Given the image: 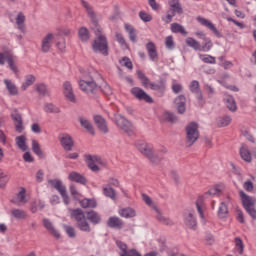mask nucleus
Wrapping results in <instances>:
<instances>
[{
	"label": "nucleus",
	"instance_id": "obj_1",
	"mask_svg": "<svg viewBox=\"0 0 256 256\" xmlns=\"http://www.w3.org/2000/svg\"><path fill=\"white\" fill-rule=\"evenodd\" d=\"M70 217L75 219L76 227L83 233H91V225L85 217V212L81 208L69 209Z\"/></svg>",
	"mask_w": 256,
	"mask_h": 256
},
{
	"label": "nucleus",
	"instance_id": "obj_2",
	"mask_svg": "<svg viewBox=\"0 0 256 256\" xmlns=\"http://www.w3.org/2000/svg\"><path fill=\"white\" fill-rule=\"evenodd\" d=\"M136 148L138 151H140V153H142V155H145V157H147L151 163H154V165H159V163H161L160 156L155 154L151 145L145 143L144 141H138L136 142Z\"/></svg>",
	"mask_w": 256,
	"mask_h": 256
},
{
	"label": "nucleus",
	"instance_id": "obj_3",
	"mask_svg": "<svg viewBox=\"0 0 256 256\" xmlns=\"http://www.w3.org/2000/svg\"><path fill=\"white\" fill-rule=\"evenodd\" d=\"M115 125L118 127V129H121V131H124V133L128 134L129 137L135 135V126L131 121L127 120L123 115L116 114L114 116Z\"/></svg>",
	"mask_w": 256,
	"mask_h": 256
},
{
	"label": "nucleus",
	"instance_id": "obj_4",
	"mask_svg": "<svg viewBox=\"0 0 256 256\" xmlns=\"http://www.w3.org/2000/svg\"><path fill=\"white\" fill-rule=\"evenodd\" d=\"M239 196L241 198L242 205H243L246 213H248V215H250V217L253 220H255L256 219V209H255L254 198L247 195V193H245V191H243V190L239 191Z\"/></svg>",
	"mask_w": 256,
	"mask_h": 256
},
{
	"label": "nucleus",
	"instance_id": "obj_5",
	"mask_svg": "<svg viewBox=\"0 0 256 256\" xmlns=\"http://www.w3.org/2000/svg\"><path fill=\"white\" fill-rule=\"evenodd\" d=\"M169 10L167 11V15L162 17V21L164 23H171L175 15H183V7H181V3L179 0H168Z\"/></svg>",
	"mask_w": 256,
	"mask_h": 256
},
{
	"label": "nucleus",
	"instance_id": "obj_6",
	"mask_svg": "<svg viewBox=\"0 0 256 256\" xmlns=\"http://www.w3.org/2000/svg\"><path fill=\"white\" fill-rule=\"evenodd\" d=\"M94 53H101L104 57L109 55V43L107 42V37L105 35H99L97 39L94 40L92 44Z\"/></svg>",
	"mask_w": 256,
	"mask_h": 256
},
{
	"label": "nucleus",
	"instance_id": "obj_7",
	"mask_svg": "<svg viewBox=\"0 0 256 256\" xmlns=\"http://www.w3.org/2000/svg\"><path fill=\"white\" fill-rule=\"evenodd\" d=\"M186 139L188 147H191L199 139V124L191 122L186 126Z\"/></svg>",
	"mask_w": 256,
	"mask_h": 256
},
{
	"label": "nucleus",
	"instance_id": "obj_8",
	"mask_svg": "<svg viewBox=\"0 0 256 256\" xmlns=\"http://www.w3.org/2000/svg\"><path fill=\"white\" fill-rule=\"evenodd\" d=\"M79 87L84 93H94L97 89V83L93 81V78L89 75H84L83 79L79 81Z\"/></svg>",
	"mask_w": 256,
	"mask_h": 256
},
{
	"label": "nucleus",
	"instance_id": "obj_9",
	"mask_svg": "<svg viewBox=\"0 0 256 256\" xmlns=\"http://www.w3.org/2000/svg\"><path fill=\"white\" fill-rule=\"evenodd\" d=\"M59 141L64 151H73V147H75V141H73V137L67 133H62L59 135Z\"/></svg>",
	"mask_w": 256,
	"mask_h": 256
},
{
	"label": "nucleus",
	"instance_id": "obj_10",
	"mask_svg": "<svg viewBox=\"0 0 256 256\" xmlns=\"http://www.w3.org/2000/svg\"><path fill=\"white\" fill-rule=\"evenodd\" d=\"M189 89L191 93H193L199 103V105H205V100H203V93L201 92V87L199 85V81L193 80L190 85Z\"/></svg>",
	"mask_w": 256,
	"mask_h": 256
},
{
	"label": "nucleus",
	"instance_id": "obj_11",
	"mask_svg": "<svg viewBox=\"0 0 256 256\" xmlns=\"http://www.w3.org/2000/svg\"><path fill=\"white\" fill-rule=\"evenodd\" d=\"M131 93L132 95H134L136 99H138V101H145V103H153V98L149 94H147L145 90L139 87L132 88Z\"/></svg>",
	"mask_w": 256,
	"mask_h": 256
},
{
	"label": "nucleus",
	"instance_id": "obj_12",
	"mask_svg": "<svg viewBox=\"0 0 256 256\" xmlns=\"http://www.w3.org/2000/svg\"><path fill=\"white\" fill-rule=\"evenodd\" d=\"M53 41H55V34L48 33L41 40V51L42 53H49L51 47H53Z\"/></svg>",
	"mask_w": 256,
	"mask_h": 256
},
{
	"label": "nucleus",
	"instance_id": "obj_13",
	"mask_svg": "<svg viewBox=\"0 0 256 256\" xmlns=\"http://www.w3.org/2000/svg\"><path fill=\"white\" fill-rule=\"evenodd\" d=\"M11 118L12 121L15 123V130L17 133H23V117H21V113H19V110L13 109L11 111Z\"/></svg>",
	"mask_w": 256,
	"mask_h": 256
},
{
	"label": "nucleus",
	"instance_id": "obj_14",
	"mask_svg": "<svg viewBox=\"0 0 256 256\" xmlns=\"http://www.w3.org/2000/svg\"><path fill=\"white\" fill-rule=\"evenodd\" d=\"M197 21H199V23H201V25H204V27H207L210 31H212V33H214L215 36L218 37V39H221V37H223V34H221V32H219V30H217V27H215V24L212 23L211 21L199 16L197 18Z\"/></svg>",
	"mask_w": 256,
	"mask_h": 256
},
{
	"label": "nucleus",
	"instance_id": "obj_15",
	"mask_svg": "<svg viewBox=\"0 0 256 256\" xmlns=\"http://www.w3.org/2000/svg\"><path fill=\"white\" fill-rule=\"evenodd\" d=\"M197 212L199 214V217L201 219V223L205 225V198L203 196H199L195 202Z\"/></svg>",
	"mask_w": 256,
	"mask_h": 256
},
{
	"label": "nucleus",
	"instance_id": "obj_16",
	"mask_svg": "<svg viewBox=\"0 0 256 256\" xmlns=\"http://www.w3.org/2000/svg\"><path fill=\"white\" fill-rule=\"evenodd\" d=\"M187 104V98L185 95L181 94L174 99V105L180 115H183L186 111L185 105Z\"/></svg>",
	"mask_w": 256,
	"mask_h": 256
},
{
	"label": "nucleus",
	"instance_id": "obj_17",
	"mask_svg": "<svg viewBox=\"0 0 256 256\" xmlns=\"http://www.w3.org/2000/svg\"><path fill=\"white\" fill-rule=\"evenodd\" d=\"M94 123L96 127L101 131V133L107 134L109 133V128L107 127V121L101 115L94 116Z\"/></svg>",
	"mask_w": 256,
	"mask_h": 256
},
{
	"label": "nucleus",
	"instance_id": "obj_18",
	"mask_svg": "<svg viewBox=\"0 0 256 256\" xmlns=\"http://www.w3.org/2000/svg\"><path fill=\"white\" fill-rule=\"evenodd\" d=\"M81 5H82V7L85 8V11H86L90 21H92V23H94L96 25L98 20H97V14L95 13L93 6H91V4H89V2H87L85 0H81Z\"/></svg>",
	"mask_w": 256,
	"mask_h": 256
},
{
	"label": "nucleus",
	"instance_id": "obj_19",
	"mask_svg": "<svg viewBox=\"0 0 256 256\" xmlns=\"http://www.w3.org/2000/svg\"><path fill=\"white\" fill-rule=\"evenodd\" d=\"M184 223L188 229L197 231V218H195V215L192 212L184 215Z\"/></svg>",
	"mask_w": 256,
	"mask_h": 256
},
{
	"label": "nucleus",
	"instance_id": "obj_20",
	"mask_svg": "<svg viewBox=\"0 0 256 256\" xmlns=\"http://www.w3.org/2000/svg\"><path fill=\"white\" fill-rule=\"evenodd\" d=\"M146 50L149 56L150 61H158L159 59V53L157 52V46H155V43L148 42L146 44Z\"/></svg>",
	"mask_w": 256,
	"mask_h": 256
},
{
	"label": "nucleus",
	"instance_id": "obj_21",
	"mask_svg": "<svg viewBox=\"0 0 256 256\" xmlns=\"http://www.w3.org/2000/svg\"><path fill=\"white\" fill-rule=\"evenodd\" d=\"M78 121L81 127H83V129H85L88 133H90V135H95V128H93V124L91 123V121H89V119H87V117L79 116Z\"/></svg>",
	"mask_w": 256,
	"mask_h": 256
},
{
	"label": "nucleus",
	"instance_id": "obj_22",
	"mask_svg": "<svg viewBox=\"0 0 256 256\" xmlns=\"http://www.w3.org/2000/svg\"><path fill=\"white\" fill-rule=\"evenodd\" d=\"M63 89H64V95L68 101H71V103H75V94L73 93V86L71 85V82L66 81L63 83Z\"/></svg>",
	"mask_w": 256,
	"mask_h": 256
},
{
	"label": "nucleus",
	"instance_id": "obj_23",
	"mask_svg": "<svg viewBox=\"0 0 256 256\" xmlns=\"http://www.w3.org/2000/svg\"><path fill=\"white\" fill-rule=\"evenodd\" d=\"M123 220L117 216H111L107 220V227L110 229H123Z\"/></svg>",
	"mask_w": 256,
	"mask_h": 256
},
{
	"label": "nucleus",
	"instance_id": "obj_24",
	"mask_svg": "<svg viewBox=\"0 0 256 256\" xmlns=\"http://www.w3.org/2000/svg\"><path fill=\"white\" fill-rule=\"evenodd\" d=\"M86 159L88 161L89 169H91V171H93L94 173H97V171H99V166H97V164H95V162L101 163V158H99L97 156L87 155Z\"/></svg>",
	"mask_w": 256,
	"mask_h": 256
},
{
	"label": "nucleus",
	"instance_id": "obj_25",
	"mask_svg": "<svg viewBox=\"0 0 256 256\" xmlns=\"http://www.w3.org/2000/svg\"><path fill=\"white\" fill-rule=\"evenodd\" d=\"M69 181H73L74 183H79L80 185H87V178L78 172H71L68 175Z\"/></svg>",
	"mask_w": 256,
	"mask_h": 256
},
{
	"label": "nucleus",
	"instance_id": "obj_26",
	"mask_svg": "<svg viewBox=\"0 0 256 256\" xmlns=\"http://www.w3.org/2000/svg\"><path fill=\"white\" fill-rule=\"evenodd\" d=\"M150 89L152 91H157L159 97H163L165 95V91L167 89V86L165 85V82L160 81L158 83H150Z\"/></svg>",
	"mask_w": 256,
	"mask_h": 256
},
{
	"label": "nucleus",
	"instance_id": "obj_27",
	"mask_svg": "<svg viewBox=\"0 0 256 256\" xmlns=\"http://www.w3.org/2000/svg\"><path fill=\"white\" fill-rule=\"evenodd\" d=\"M223 101L229 111H231L232 113H235V111H237V103L235 102V98H233V96L226 94L223 98Z\"/></svg>",
	"mask_w": 256,
	"mask_h": 256
},
{
	"label": "nucleus",
	"instance_id": "obj_28",
	"mask_svg": "<svg viewBox=\"0 0 256 256\" xmlns=\"http://www.w3.org/2000/svg\"><path fill=\"white\" fill-rule=\"evenodd\" d=\"M43 225H44L45 229H47V231H49V233H51V235L56 237V239H59V237H61L59 230L55 229V226H53V223L50 222L49 219L44 218Z\"/></svg>",
	"mask_w": 256,
	"mask_h": 256
},
{
	"label": "nucleus",
	"instance_id": "obj_29",
	"mask_svg": "<svg viewBox=\"0 0 256 256\" xmlns=\"http://www.w3.org/2000/svg\"><path fill=\"white\" fill-rule=\"evenodd\" d=\"M11 203H13L14 205H19L20 203L25 205V203H27V195L25 188H22L21 191L17 193V196L11 200Z\"/></svg>",
	"mask_w": 256,
	"mask_h": 256
},
{
	"label": "nucleus",
	"instance_id": "obj_30",
	"mask_svg": "<svg viewBox=\"0 0 256 256\" xmlns=\"http://www.w3.org/2000/svg\"><path fill=\"white\" fill-rule=\"evenodd\" d=\"M48 185L52 189H56V191H58V193H61L62 191H65L67 189V187H65V185H63V181H61L59 179H49Z\"/></svg>",
	"mask_w": 256,
	"mask_h": 256
},
{
	"label": "nucleus",
	"instance_id": "obj_31",
	"mask_svg": "<svg viewBox=\"0 0 256 256\" xmlns=\"http://www.w3.org/2000/svg\"><path fill=\"white\" fill-rule=\"evenodd\" d=\"M88 221L92 223V225H99L101 224V215L97 213L95 210H91L86 213Z\"/></svg>",
	"mask_w": 256,
	"mask_h": 256
},
{
	"label": "nucleus",
	"instance_id": "obj_32",
	"mask_svg": "<svg viewBox=\"0 0 256 256\" xmlns=\"http://www.w3.org/2000/svg\"><path fill=\"white\" fill-rule=\"evenodd\" d=\"M240 156H241V159H243V161H245L246 163H251L252 161L251 151H249V147H247V145L243 144L240 147Z\"/></svg>",
	"mask_w": 256,
	"mask_h": 256
},
{
	"label": "nucleus",
	"instance_id": "obj_33",
	"mask_svg": "<svg viewBox=\"0 0 256 256\" xmlns=\"http://www.w3.org/2000/svg\"><path fill=\"white\" fill-rule=\"evenodd\" d=\"M4 85H6V89L10 95H19V89L17 88V85L13 83V81L9 79H4Z\"/></svg>",
	"mask_w": 256,
	"mask_h": 256
},
{
	"label": "nucleus",
	"instance_id": "obj_34",
	"mask_svg": "<svg viewBox=\"0 0 256 256\" xmlns=\"http://www.w3.org/2000/svg\"><path fill=\"white\" fill-rule=\"evenodd\" d=\"M124 29L128 33L130 41L137 43V31L135 28L131 24H125Z\"/></svg>",
	"mask_w": 256,
	"mask_h": 256
},
{
	"label": "nucleus",
	"instance_id": "obj_35",
	"mask_svg": "<svg viewBox=\"0 0 256 256\" xmlns=\"http://www.w3.org/2000/svg\"><path fill=\"white\" fill-rule=\"evenodd\" d=\"M119 215H120V217H124L125 219H131V218L135 217L136 212H135V209H133L131 207H127V208L120 209Z\"/></svg>",
	"mask_w": 256,
	"mask_h": 256
},
{
	"label": "nucleus",
	"instance_id": "obj_36",
	"mask_svg": "<svg viewBox=\"0 0 256 256\" xmlns=\"http://www.w3.org/2000/svg\"><path fill=\"white\" fill-rule=\"evenodd\" d=\"M80 205L83 209H95L97 201L95 199L84 198L80 200Z\"/></svg>",
	"mask_w": 256,
	"mask_h": 256
},
{
	"label": "nucleus",
	"instance_id": "obj_37",
	"mask_svg": "<svg viewBox=\"0 0 256 256\" xmlns=\"http://www.w3.org/2000/svg\"><path fill=\"white\" fill-rule=\"evenodd\" d=\"M217 215L219 219H227L229 215V208L227 207V204L225 202L220 203Z\"/></svg>",
	"mask_w": 256,
	"mask_h": 256
},
{
	"label": "nucleus",
	"instance_id": "obj_38",
	"mask_svg": "<svg viewBox=\"0 0 256 256\" xmlns=\"http://www.w3.org/2000/svg\"><path fill=\"white\" fill-rule=\"evenodd\" d=\"M6 61L8 63V67L9 69L15 74L17 75L19 73V68L17 67V64H15V57H13V55L8 54L6 56Z\"/></svg>",
	"mask_w": 256,
	"mask_h": 256
},
{
	"label": "nucleus",
	"instance_id": "obj_39",
	"mask_svg": "<svg viewBox=\"0 0 256 256\" xmlns=\"http://www.w3.org/2000/svg\"><path fill=\"white\" fill-rule=\"evenodd\" d=\"M115 39L123 51H127V49H129V44H127V40H125V36H123V34L116 32Z\"/></svg>",
	"mask_w": 256,
	"mask_h": 256
},
{
	"label": "nucleus",
	"instance_id": "obj_40",
	"mask_svg": "<svg viewBox=\"0 0 256 256\" xmlns=\"http://www.w3.org/2000/svg\"><path fill=\"white\" fill-rule=\"evenodd\" d=\"M225 191V184H217L214 187H212L210 190L206 192V195H220V193H223Z\"/></svg>",
	"mask_w": 256,
	"mask_h": 256
},
{
	"label": "nucleus",
	"instance_id": "obj_41",
	"mask_svg": "<svg viewBox=\"0 0 256 256\" xmlns=\"http://www.w3.org/2000/svg\"><path fill=\"white\" fill-rule=\"evenodd\" d=\"M35 89L42 97H47L50 95L49 88H47V85L44 83L36 84Z\"/></svg>",
	"mask_w": 256,
	"mask_h": 256
},
{
	"label": "nucleus",
	"instance_id": "obj_42",
	"mask_svg": "<svg viewBox=\"0 0 256 256\" xmlns=\"http://www.w3.org/2000/svg\"><path fill=\"white\" fill-rule=\"evenodd\" d=\"M102 189L105 197H109V199H112V201L117 199V192H115V189H113L111 186H103Z\"/></svg>",
	"mask_w": 256,
	"mask_h": 256
},
{
	"label": "nucleus",
	"instance_id": "obj_43",
	"mask_svg": "<svg viewBox=\"0 0 256 256\" xmlns=\"http://www.w3.org/2000/svg\"><path fill=\"white\" fill-rule=\"evenodd\" d=\"M11 215L14 217V219H27V212L23 209L15 208L11 210Z\"/></svg>",
	"mask_w": 256,
	"mask_h": 256
},
{
	"label": "nucleus",
	"instance_id": "obj_44",
	"mask_svg": "<svg viewBox=\"0 0 256 256\" xmlns=\"http://www.w3.org/2000/svg\"><path fill=\"white\" fill-rule=\"evenodd\" d=\"M234 243H235L234 249L236 253H238L239 255H243L245 251V245L243 244V240L241 239V237L234 238Z\"/></svg>",
	"mask_w": 256,
	"mask_h": 256
},
{
	"label": "nucleus",
	"instance_id": "obj_45",
	"mask_svg": "<svg viewBox=\"0 0 256 256\" xmlns=\"http://www.w3.org/2000/svg\"><path fill=\"white\" fill-rule=\"evenodd\" d=\"M32 151L40 159H43V157H45V155L43 154V150L41 149V145L39 144V142H37V140H32Z\"/></svg>",
	"mask_w": 256,
	"mask_h": 256
},
{
	"label": "nucleus",
	"instance_id": "obj_46",
	"mask_svg": "<svg viewBox=\"0 0 256 256\" xmlns=\"http://www.w3.org/2000/svg\"><path fill=\"white\" fill-rule=\"evenodd\" d=\"M36 78L34 75L29 74L25 77V82L22 83L21 89L22 91H27V88L31 87V85H33V83H35Z\"/></svg>",
	"mask_w": 256,
	"mask_h": 256
},
{
	"label": "nucleus",
	"instance_id": "obj_47",
	"mask_svg": "<svg viewBox=\"0 0 256 256\" xmlns=\"http://www.w3.org/2000/svg\"><path fill=\"white\" fill-rule=\"evenodd\" d=\"M186 45L191 47V49H194V51H200L201 49V43H199V41L195 40L193 37H188L186 39Z\"/></svg>",
	"mask_w": 256,
	"mask_h": 256
},
{
	"label": "nucleus",
	"instance_id": "obj_48",
	"mask_svg": "<svg viewBox=\"0 0 256 256\" xmlns=\"http://www.w3.org/2000/svg\"><path fill=\"white\" fill-rule=\"evenodd\" d=\"M27 138L23 135L16 137V145L21 151H27Z\"/></svg>",
	"mask_w": 256,
	"mask_h": 256
},
{
	"label": "nucleus",
	"instance_id": "obj_49",
	"mask_svg": "<svg viewBox=\"0 0 256 256\" xmlns=\"http://www.w3.org/2000/svg\"><path fill=\"white\" fill-rule=\"evenodd\" d=\"M171 31L172 33H181V35H187V31L185 27L179 23H172L171 24Z\"/></svg>",
	"mask_w": 256,
	"mask_h": 256
},
{
	"label": "nucleus",
	"instance_id": "obj_50",
	"mask_svg": "<svg viewBox=\"0 0 256 256\" xmlns=\"http://www.w3.org/2000/svg\"><path fill=\"white\" fill-rule=\"evenodd\" d=\"M204 44L201 46L200 44V51H203L204 53H208V51H211L213 49V42H211L210 38H204Z\"/></svg>",
	"mask_w": 256,
	"mask_h": 256
},
{
	"label": "nucleus",
	"instance_id": "obj_51",
	"mask_svg": "<svg viewBox=\"0 0 256 256\" xmlns=\"http://www.w3.org/2000/svg\"><path fill=\"white\" fill-rule=\"evenodd\" d=\"M137 75H138V79H140L144 87H149V86L151 87V81L149 80V78H147V76H145V73H143V71L138 70Z\"/></svg>",
	"mask_w": 256,
	"mask_h": 256
},
{
	"label": "nucleus",
	"instance_id": "obj_52",
	"mask_svg": "<svg viewBox=\"0 0 256 256\" xmlns=\"http://www.w3.org/2000/svg\"><path fill=\"white\" fill-rule=\"evenodd\" d=\"M156 213H157V220L160 223H162V225H169V226L173 225V222L171 221V219L163 216V214H161V212L158 209H156Z\"/></svg>",
	"mask_w": 256,
	"mask_h": 256
},
{
	"label": "nucleus",
	"instance_id": "obj_53",
	"mask_svg": "<svg viewBox=\"0 0 256 256\" xmlns=\"http://www.w3.org/2000/svg\"><path fill=\"white\" fill-rule=\"evenodd\" d=\"M78 35L81 41H89V29H87L86 27H81L78 30Z\"/></svg>",
	"mask_w": 256,
	"mask_h": 256
},
{
	"label": "nucleus",
	"instance_id": "obj_54",
	"mask_svg": "<svg viewBox=\"0 0 256 256\" xmlns=\"http://www.w3.org/2000/svg\"><path fill=\"white\" fill-rule=\"evenodd\" d=\"M45 113H61L59 107L55 106L53 103H46L44 105Z\"/></svg>",
	"mask_w": 256,
	"mask_h": 256
},
{
	"label": "nucleus",
	"instance_id": "obj_55",
	"mask_svg": "<svg viewBox=\"0 0 256 256\" xmlns=\"http://www.w3.org/2000/svg\"><path fill=\"white\" fill-rule=\"evenodd\" d=\"M200 59L203 61V63H208L209 65H215L216 63L215 57L209 54L200 55Z\"/></svg>",
	"mask_w": 256,
	"mask_h": 256
},
{
	"label": "nucleus",
	"instance_id": "obj_56",
	"mask_svg": "<svg viewBox=\"0 0 256 256\" xmlns=\"http://www.w3.org/2000/svg\"><path fill=\"white\" fill-rule=\"evenodd\" d=\"M64 231L67 233L70 239H75L77 237V233L75 232V228L73 226L64 225Z\"/></svg>",
	"mask_w": 256,
	"mask_h": 256
},
{
	"label": "nucleus",
	"instance_id": "obj_57",
	"mask_svg": "<svg viewBox=\"0 0 256 256\" xmlns=\"http://www.w3.org/2000/svg\"><path fill=\"white\" fill-rule=\"evenodd\" d=\"M231 116H223L218 119V126L227 127L231 123Z\"/></svg>",
	"mask_w": 256,
	"mask_h": 256
},
{
	"label": "nucleus",
	"instance_id": "obj_58",
	"mask_svg": "<svg viewBox=\"0 0 256 256\" xmlns=\"http://www.w3.org/2000/svg\"><path fill=\"white\" fill-rule=\"evenodd\" d=\"M24 23H25V15H23V13L20 12L16 17V24L18 25V28L20 29V31H23Z\"/></svg>",
	"mask_w": 256,
	"mask_h": 256
},
{
	"label": "nucleus",
	"instance_id": "obj_59",
	"mask_svg": "<svg viewBox=\"0 0 256 256\" xmlns=\"http://www.w3.org/2000/svg\"><path fill=\"white\" fill-rule=\"evenodd\" d=\"M164 121H168L169 123H175L177 121V116L171 112H165L163 114Z\"/></svg>",
	"mask_w": 256,
	"mask_h": 256
},
{
	"label": "nucleus",
	"instance_id": "obj_60",
	"mask_svg": "<svg viewBox=\"0 0 256 256\" xmlns=\"http://www.w3.org/2000/svg\"><path fill=\"white\" fill-rule=\"evenodd\" d=\"M166 49L173 51L175 49V42L173 41V36H167L165 39Z\"/></svg>",
	"mask_w": 256,
	"mask_h": 256
},
{
	"label": "nucleus",
	"instance_id": "obj_61",
	"mask_svg": "<svg viewBox=\"0 0 256 256\" xmlns=\"http://www.w3.org/2000/svg\"><path fill=\"white\" fill-rule=\"evenodd\" d=\"M101 91H102L103 95H106V97L113 95V89H111V86H109L107 83H104L101 86Z\"/></svg>",
	"mask_w": 256,
	"mask_h": 256
},
{
	"label": "nucleus",
	"instance_id": "obj_62",
	"mask_svg": "<svg viewBox=\"0 0 256 256\" xmlns=\"http://www.w3.org/2000/svg\"><path fill=\"white\" fill-rule=\"evenodd\" d=\"M70 195L73 197V199H79V197L81 196V193L78 192L77 190V186H75L74 184L70 185Z\"/></svg>",
	"mask_w": 256,
	"mask_h": 256
},
{
	"label": "nucleus",
	"instance_id": "obj_63",
	"mask_svg": "<svg viewBox=\"0 0 256 256\" xmlns=\"http://www.w3.org/2000/svg\"><path fill=\"white\" fill-rule=\"evenodd\" d=\"M9 182V177L5 175L2 169H0V187H5Z\"/></svg>",
	"mask_w": 256,
	"mask_h": 256
},
{
	"label": "nucleus",
	"instance_id": "obj_64",
	"mask_svg": "<svg viewBox=\"0 0 256 256\" xmlns=\"http://www.w3.org/2000/svg\"><path fill=\"white\" fill-rule=\"evenodd\" d=\"M139 17L141 20L144 21V23H149V21H151L153 19V17H151V15L147 14V12H145V11H140Z\"/></svg>",
	"mask_w": 256,
	"mask_h": 256
}]
</instances>
